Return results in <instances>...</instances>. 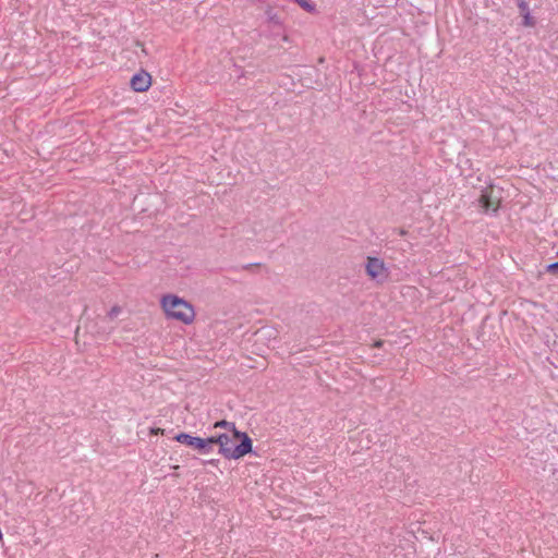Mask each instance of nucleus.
<instances>
[{
    "label": "nucleus",
    "mask_w": 558,
    "mask_h": 558,
    "mask_svg": "<svg viewBox=\"0 0 558 558\" xmlns=\"http://www.w3.org/2000/svg\"><path fill=\"white\" fill-rule=\"evenodd\" d=\"M233 438L240 439L241 442L236 447L232 448V439L227 434H220L218 436H211L214 438V446H219V453L228 460H238L252 451V439L246 433L234 430Z\"/></svg>",
    "instance_id": "1"
},
{
    "label": "nucleus",
    "mask_w": 558,
    "mask_h": 558,
    "mask_svg": "<svg viewBox=\"0 0 558 558\" xmlns=\"http://www.w3.org/2000/svg\"><path fill=\"white\" fill-rule=\"evenodd\" d=\"M160 306L168 318L175 319L185 325L192 324L195 319L193 305L178 295H163L160 300Z\"/></svg>",
    "instance_id": "2"
},
{
    "label": "nucleus",
    "mask_w": 558,
    "mask_h": 558,
    "mask_svg": "<svg viewBox=\"0 0 558 558\" xmlns=\"http://www.w3.org/2000/svg\"><path fill=\"white\" fill-rule=\"evenodd\" d=\"M174 439L178 442L186 445L193 449H196L198 452L203 454L210 453L214 449V438H201L195 437L185 433L178 434Z\"/></svg>",
    "instance_id": "3"
},
{
    "label": "nucleus",
    "mask_w": 558,
    "mask_h": 558,
    "mask_svg": "<svg viewBox=\"0 0 558 558\" xmlns=\"http://www.w3.org/2000/svg\"><path fill=\"white\" fill-rule=\"evenodd\" d=\"M365 272L372 279L379 283L384 282L389 275L385 262L378 257L368 256L365 264Z\"/></svg>",
    "instance_id": "4"
},
{
    "label": "nucleus",
    "mask_w": 558,
    "mask_h": 558,
    "mask_svg": "<svg viewBox=\"0 0 558 558\" xmlns=\"http://www.w3.org/2000/svg\"><path fill=\"white\" fill-rule=\"evenodd\" d=\"M478 204L482 207L483 211L494 213L496 214L499 209L500 205V198L497 196H494V187L487 186L482 191V194L478 198Z\"/></svg>",
    "instance_id": "5"
},
{
    "label": "nucleus",
    "mask_w": 558,
    "mask_h": 558,
    "mask_svg": "<svg viewBox=\"0 0 558 558\" xmlns=\"http://www.w3.org/2000/svg\"><path fill=\"white\" fill-rule=\"evenodd\" d=\"M150 85H151V76L149 73H147L145 71H141V72L136 73L131 78V87L135 92H140V93L146 92Z\"/></svg>",
    "instance_id": "6"
},
{
    "label": "nucleus",
    "mask_w": 558,
    "mask_h": 558,
    "mask_svg": "<svg viewBox=\"0 0 558 558\" xmlns=\"http://www.w3.org/2000/svg\"><path fill=\"white\" fill-rule=\"evenodd\" d=\"M214 427L215 428H225V429L231 432L232 434H234V430H238L234 423L228 422L226 420L216 422L214 424Z\"/></svg>",
    "instance_id": "7"
},
{
    "label": "nucleus",
    "mask_w": 558,
    "mask_h": 558,
    "mask_svg": "<svg viewBox=\"0 0 558 558\" xmlns=\"http://www.w3.org/2000/svg\"><path fill=\"white\" fill-rule=\"evenodd\" d=\"M122 313L120 305H113L106 314L105 318L112 322Z\"/></svg>",
    "instance_id": "8"
},
{
    "label": "nucleus",
    "mask_w": 558,
    "mask_h": 558,
    "mask_svg": "<svg viewBox=\"0 0 558 558\" xmlns=\"http://www.w3.org/2000/svg\"><path fill=\"white\" fill-rule=\"evenodd\" d=\"M523 17V22L522 24L525 26V27H533L535 25V20L534 17L531 15V12H526L524 14L521 15Z\"/></svg>",
    "instance_id": "9"
},
{
    "label": "nucleus",
    "mask_w": 558,
    "mask_h": 558,
    "mask_svg": "<svg viewBox=\"0 0 558 558\" xmlns=\"http://www.w3.org/2000/svg\"><path fill=\"white\" fill-rule=\"evenodd\" d=\"M518 8L520 10V14H524L526 12H530L529 4L525 0H517Z\"/></svg>",
    "instance_id": "10"
},
{
    "label": "nucleus",
    "mask_w": 558,
    "mask_h": 558,
    "mask_svg": "<svg viewBox=\"0 0 558 558\" xmlns=\"http://www.w3.org/2000/svg\"><path fill=\"white\" fill-rule=\"evenodd\" d=\"M548 271H555V270H558V262L554 263V264H550L548 267H547Z\"/></svg>",
    "instance_id": "11"
},
{
    "label": "nucleus",
    "mask_w": 558,
    "mask_h": 558,
    "mask_svg": "<svg viewBox=\"0 0 558 558\" xmlns=\"http://www.w3.org/2000/svg\"><path fill=\"white\" fill-rule=\"evenodd\" d=\"M150 434L151 435L163 434V429H161V428H150Z\"/></svg>",
    "instance_id": "12"
},
{
    "label": "nucleus",
    "mask_w": 558,
    "mask_h": 558,
    "mask_svg": "<svg viewBox=\"0 0 558 558\" xmlns=\"http://www.w3.org/2000/svg\"><path fill=\"white\" fill-rule=\"evenodd\" d=\"M383 345H384V341L383 340H377L373 344L374 348H381Z\"/></svg>",
    "instance_id": "13"
},
{
    "label": "nucleus",
    "mask_w": 558,
    "mask_h": 558,
    "mask_svg": "<svg viewBox=\"0 0 558 558\" xmlns=\"http://www.w3.org/2000/svg\"><path fill=\"white\" fill-rule=\"evenodd\" d=\"M398 233H399L401 236H403V235H405L408 232H407V230H404V229H399Z\"/></svg>",
    "instance_id": "14"
}]
</instances>
